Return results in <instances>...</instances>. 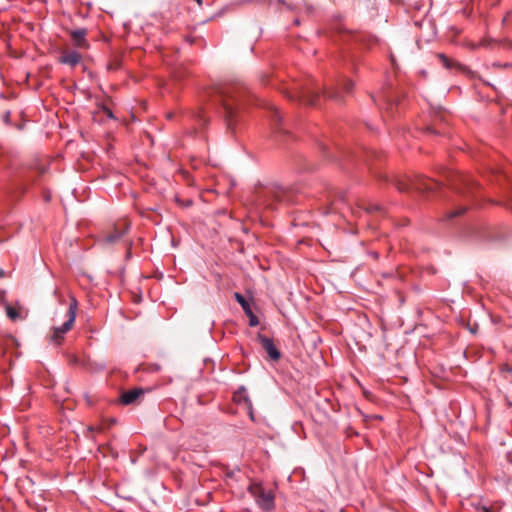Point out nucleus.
Segmentation results:
<instances>
[{"mask_svg":"<svg viewBox=\"0 0 512 512\" xmlns=\"http://www.w3.org/2000/svg\"><path fill=\"white\" fill-rule=\"evenodd\" d=\"M207 96L223 113L227 128L234 130L238 113L247 98V90L241 84H221L212 87Z\"/></svg>","mask_w":512,"mask_h":512,"instance_id":"1","label":"nucleus"},{"mask_svg":"<svg viewBox=\"0 0 512 512\" xmlns=\"http://www.w3.org/2000/svg\"><path fill=\"white\" fill-rule=\"evenodd\" d=\"M354 84L351 80H343L341 87L322 89L315 82L314 79H307L304 83L295 84L292 88L285 90V96L292 101H298L301 104L308 106H316L320 100V92L325 97L339 101L343 97V93H350Z\"/></svg>","mask_w":512,"mask_h":512,"instance_id":"2","label":"nucleus"},{"mask_svg":"<svg viewBox=\"0 0 512 512\" xmlns=\"http://www.w3.org/2000/svg\"><path fill=\"white\" fill-rule=\"evenodd\" d=\"M263 204L266 208L276 209L277 204L294 203L295 196L291 190H286L282 187L269 188L264 192Z\"/></svg>","mask_w":512,"mask_h":512,"instance_id":"3","label":"nucleus"},{"mask_svg":"<svg viewBox=\"0 0 512 512\" xmlns=\"http://www.w3.org/2000/svg\"><path fill=\"white\" fill-rule=\"evenodd\" d=\"M248 492L263 511L269 512L274 509V494L271 491H266L260 483H251L248 486Z\"/></svg>","mask_w":512,"mask_h":512,"instance_id":"4","label":"nucleus"},{"mask_svg":"<svg viewBox=\"0 0 512 512\" xmlns=\"http://www.w3.org/2000/svg\"><path fill=\"white\" fill-rule=\"evenodd\" d=\"M438 182L428 178H418L415 180H396L395 186L400 192H409L417 190L419 192H430L438 188Z\"/></svg>","mask_w":512,"mask_h":512,"instance_id":"5","label":"nucleus"},{"mask_svg":"<svg viewBox=\"0 0 512 512\" xmlns=\"http://www.w3.org/2000/svg\"><path fill=\"white\" fill-rule=\"evenodd\" d=\"M77 309H78V301L76 300L75 297L71 296L69 308H68V311L66 314V316H67L66 321L61 326L54 328V332L52 335V341H54L56 344H60L61 341L63 340L64 334H66L68 331L71 330V328L75 322Z\"/></svg>","mask_w":512,"mask_h":512,"instance_id":"6","label":"nucleus"},{"mask_svg":"<svg viewBox=\"0 0 512 512\" xmlns=\"http://www.w3.org/2000/svg\"><path fill=\"white\" fill-rule=\"evenodd\" d=\"M257 338L271 360L278 361L281 358V353L274 344L272 338H269L263 334H258Z\"/></svg>","mask_w":512,"mask_h":512,"instance_id":"7","label":"nucleus"},{"mask_svg":"<svg viewBox=\"0 0 512 512\" xmlns=\"http://www.w3.org/2000/svg\"><path fill=\"white\" fill-rule=\"evenodd\" d=\"M457 180L461 183V187L458 184L453 183L458 193L463 195L472 194L473 190L478 187V184L469 176L458 175Z\"/></svg>","mask_w":512,"mask_h":512,"instance_id":"8","label":"nucleus"},{"mask_svg":"<svg viewBox=\"0 0 512 512\" xmlns=\"http://www.w3.org/2000/svg\"><path fill=\"white\" fill-rule=\"evenodd\" d=\"M128 230V224H124L122 227L115 226L112 232L103 236V242L106 244H115L127 233Z\"/></svg>","mask_w":512,"mask_h":512,"instance_id":"9","label":"nucleus"},{"mask_svg":"<svg viewBox=\"0 0 512 512\" xmlns=\"http://www.w3.org/2000/svg\"><path fill=\"white\" fill-rule=\"evenodd\" d=\"M86 35H87V29H85V28L75 29L70 32V36L73 40L74 45L81 49H85V48L89 47L88 41L86 39Z\"/></svg>","mask_w":512,"mask_h":512,"instance_id":"10","label":"nucleus"},{"mask_svg":"<svg viewBox=\"0 0 512 512\" xmlns=\"http://www.w3.org/2000/svg\"><path fill=\"white\" fill-rule=\"evenodd\" d=\"M373 101L379 105L380 107L385 108L386 110H392L394 105H397V99L392 95L391 92H383L378 98H373Z\"/></svg>","mask_w":512,"mask_h":512,"instance_id":"11","label":"nucleus"},{"mask_svg":"<svg viewBox=\"0 0 512 512\" xmlns=\"http://www.w3.org/2000/svg\"><path fill=\"white\" fill-rule=\"evenodd\" d=\"M143 394L144 390L142 388H133L131 390L125 391L121 394L120 403L123 405L134 404Z\"/></svg>","mask_w":512,"mask_h":512,"instance_id":"12","label":"nucleus"},{"mask_svg":"<svg viewBox=\"0 0 512 512\" xmlns=\"http://www.w3.org/2000/svg\"><path fill=\"white\" fill-rule=\"evenodd\" d=\"M81 59H82L81 54L75 50H72V51L63 52V54L59 57V62L61 64H65V65L74 67L80 63Z\"/></svg>","mask_w":512,"mask_h":512,"instance_id":"13","label":"nucleus"},{"mask_svg":"<svg viewBox=\"0 0 512 512\" xmlns=\"http://www.w3.org/2000/svg\"><path fill=\"white\" fill-rule=\"evenodd\" d=\"M233 400L238 404L250 405V398L247 393V389L244 386H240L233 395Z\"/></svg>","mask_w":512,"mask_h":512,"instance_id":"14","label":"nucleus"},{"mask_svg":"<svg viewBox=\"0 0 512 512\" xmlns=\"http://www.w3.org/2000/svg\"><path fill=\"white\" fill-rule=\"evenodd\" d=\"M265 106L267 107V109H269V111L271 113L270 117H271L273 129L276 130L278 128V125H280V123H281L280 113L278 112L277 108L271 103H265Z\"/></svg>","mask_w":512,"mask_h":512,"instance_id":"15","label":"nucleus"},{"mask_svg":"<svg viewBox=\"0 0 512 512\" xmlns=\"http://www.w3.org/2000/svg\"><path fill=\"white\" fill-rule=\"evenodd\" d=\"M235 300L241 305L244 312H248V310L251 308L249 302L245 299V297L241 294L236 292L234 294Z\"/></svg>","mask_w":512,"mask_h":512,"instance_id":"16","label":"nucleus"},{"mask_svg":"<svg viewBox=\"0 0 512 512\" xmlns=\"http://www.w3.org/2000/svg\"><path fill=\"white\" fill-rule=\"evenodd\" d=\"M466 209H467L466 206H460V207L454 208L446 213V218L452 219L454 217L462 215L466 211Z\"/></svg>","mask_w":512,"mask_h":512,"instance_id":"17","label":"nucleus"},{"mask_svg":"<svg viewBox=\"0 0 512 512\" xmlns=\"http://www.w3.org/2000/svg\"><path fill=\"white\" fill-rule=\"evenodd\" d=\"M438 59L440 60L441 64L447 69H451L457 65L444 54H438Z\"/></svg>","mask_w":512,"mask_h":512,"instance_id":"18","label":"nucleus"},{"mask_svg":"<svg viewBox=\"0 0 512 512\" xmlns=\"http://www.w3.org/2000/svg\"><path fill=\"white\" fill-rule=\"evenodd\" d=\"M6 312H7V316L12 319V320H15L18 318L19 316V313L16 309H14L13 307H7L6 309Z\"/></svg>","mask_w":512,"mask_h":512,"instance_id":"19","label":"nucleus"},{"mask_svg":"<svg viewBox=\"0 0 512 512\" xmlns=\"http://www.w3.org/2000/svg\"><path fill=\"white\" fill-rule=\"evenodd\" d=\"M381 210H382V207L377 204H370L365 208V211L368 213H373V212H377V211H381Z\"/></svg>","mask_w":512,"mask_h":512,"instance_id":"20","label":"nucleus"},{"mask_svg":"<svg viewBox=\"0 0 512 512\" xmlns=\"http://www.w3.org/2000/svg\"><path fill=\"white\" fill-rule=\"evenodd\" d=\"M245 406H246V408L248 409V413H249V417H250V419H251L252 421H255L252 401H250V405H245Z\"/></svg>","mask_w":512,"mask_h":512,"instance_id":"21","label":"nucleus"},{"mask_svg":"<svg viewBox=\"0 0 512 512\" xmlns=\"http://www.w3.org/2000/svg\"><path fill=\"white\" fill-rule=\"evenodd\" d=\"M2 119H3L4 123L9 124V122H10V111L9 110H6L3 113Z\"/></svg>","mask_w":512,"mask_h":512,"instance_id":"22","label":"nucleus"},{"mask_svg":"<svg viewBox=\"0 0 512 512\" xmlns=\"http://www.w3.org/2000/svg\"><path fill=\"white\" fill-rule=\"evenodd\" d=\"M258 324H259V320H258L256 315H254L253 317H251L249 319V325L250 326L254 327V326H257Z\"/></svg>","mask_w":512,"mask_h":512,"instance_id":"23","label":"nucleus"},{"mask_svg":"<svg viewBox=\"0 0 512 512\" xmlns=\"http://www.w3.org/2000/svg\"><path fill=\"white\" fill-rule=\"evenodd\" d=\"M477 512H492V511L490 508H488L486 506H482V507L477 508Z\"/></svg>","mask_w":512,"mask_h":512,"instance_id":"24","label":"nucleus"},{"mask_svg":"<svg viewBox=\"0 0 512 512\" xmlns=\"http://www.w3.org/2000/svg\"><path fill=\"white\" fill-rule=\"evenodd\" d=\"M104 111L109 118H114L113 112L109 108H105Z\"/></svg>","mask_w":512,"mask_h":512,"instance_id":"25","label":"nucleus"},{"mask_svg":"<svg viewBox=\"0 0 512 512\" xmlns=\"http://www.w3.org/2000/svg\"><path fill=\"white\" fill-rule=\"evenodd\" d=\"M101 428L100 427H94V426H89L88 427V431L89 432H95V431H100Z\"/></svg>","mask_w":512,"mask_h":512,"instance_id":"26","label":"nucleus"},{"mask_svg":"<svg viewBox=\"0 0 512 512\" xmlns=\"http://www.w3.org/2000/svg\"><path fill=\"white\" fill-rule=\"evenodd\" d=\"M245 314L249 317V319L255 315L251 308L248 310V312H245Z\"/></svg>","mask_w":512,"mask_h":512,"instance_id":"27","label":"nucleus"},{"mask_svg":"<svg viewBox=\"0 0 512 512\" xmlns=\"http://www.w3.org/2000/svg\"><path fill=\"white\" fill-rule=\"evenodd\" d=\"M199 121H200L203 125H205V124H206V119L204 118V116L199 115Z\"/></svg>","mask_w":512,"mask_h":512,"instance_id":"28","label":"nucleus"},{"mask_svg":"<svg viewBox=\"0 0 512 512\" xmlns=\"http://www.w3.org/2000/svg\"><path fill=\"white\" fill-rule=\"evenodd\" d=\"M182 204H183V205H186V206H189V205H191V201H190V200H188V201H186V202H183Z\"/></svg>","mask_w":512,"mask_h":512,"instance_id":"29","label":"nucleus"},{"mask_svg":"<svg viewBox=\"0 0 512 512\" xmlns=\"http://www.w3.org/2000/svg\"><path fill=\"white\" fill-rule=\"evenodd\" d=\"M199 6H202L203 0H195Z\"/></svg>","mask_w":512,"mask_h":512,"instance_id":"30","label":"nucleus"},{"mask_svg":"<svg viewBox=\"0 0 512 512\" xmlns=\"http://www.w3.org/2000/svg\"><path fill=\"white\" fill-rule=\"evenodd\" d=\"M510 209L512 210V201H511V204H510Z\"/></svg>","mask_w":512,"mask_h":512,"instance_id":"31","label":"nucleus"},{"mask_svg":"<svg viewBox=\"0 0 512 512\" xmlns=\"http://www.w3.org/2000/svg\"><path fill=\"white\" fill-rule=\"evenodd\" d=\"M511 351H512V349H511Z\"/></svg>","mask_w":512,"mask_h":512,"instance_id":"32","label":"nucleus"}]
</instances>
